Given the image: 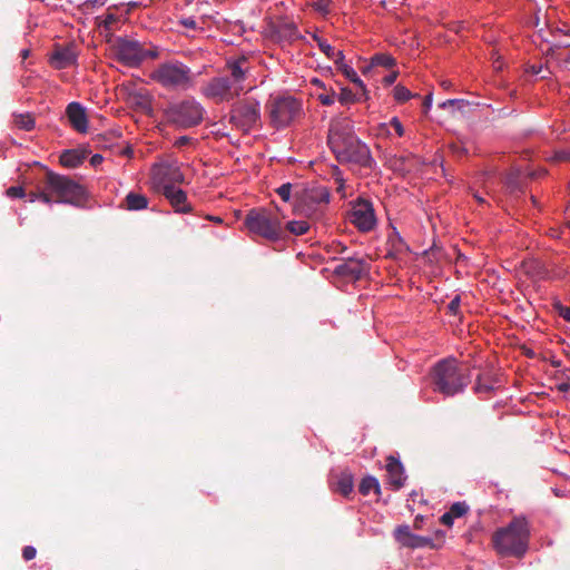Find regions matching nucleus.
<instances>
[{
	"label": "nucleus",
	"instance_id": "nucleus-1",
	"mask_svg": "<svg viewBox=\"0 0 570 570\" xmlns=\"http://www.w3.org/2000/svg\"><path fill=\"white\" fill-rule=\"evenodd\" d=\"M327 142L340 163H352L371 167L373 159L368 147L354 132L353 121L347 117L332 119Z\"/></svg>",
	"mask_w": 570,
	"mask_h": 570
},
{
	"label": "nucleus",
	"instance_id": "nucleus-2",
	"mask_svg": "<svg viewBox=\"0 0 570 570\" xmlns=\"http://www.w3.org/2000/svg\"><path fill=\"white\" fill-rule=\"evenodd\" d=\"M529 541L530 523L524 515L514 517L492 535L493 548L505 557L522 558L529 549Z\"/></svg>",
	"mask_w": 570,
	"mask_h": 570
},
{
	"label": "nucleus",
	"instance_id": "nucleus-3",
	"mask_svg": "<svg viewBox=\"0 0 570 570\" xmlns=\"http://www.w3.org/2000/svg\"><path fill=\"white\" fill-rule=\"evenodd\" d=\"M471 382L469 368L455 358H444L435 364L432 371L433 390L444 396L462 393Z\"/></svg>",
	"mask_w": 570,
	"mask_h": 570
},
{
	"label": "nucleus",
	"instance_id": "nucleus-4",
	"mask_svg": "<svg viewBox=\"0 0 570 570\" xmlns=\"http://www.w3.org/2000/svg\"><path fill=\"white\" fill-rule=\"evenodd\" d=\"M149 78L167 90L186 91L195 83L191 69L179 60H167L156 66Z\"/></svg>",
	"mask_w": 570,
	"mask_h": 570
},
{
	"label": "nucleus",
	"instance_id": "nucleus-5",
	"mask_svg": "<svg viewBox=\"0 0 570 570\" xmlns=\"http://www.w3.org/2000/svg\"><path fill=\"white\" fill-rule=\"evenodd\" d=\"M266 112L272 127L284 129L301 118L304 110L299 99L291 95H276L266 102Z\"/></svg>",
	"mask_w": 570,
	"mask_h": 570
},
{
	"label": "nucleus",
	"instance_id": "nucleus-6",
	"mask_svg": "<svg viewBox=\"0 0 570 570\" xmlns=\"http://www.w3.org/2000/svg\"><path fill=\"white\" fill-rule=\"evenodd\" d=\"M245 226L252 234L272 242L282 239L284 235L278 215L266 209L249 210L245 218Z\"/></svg>",
	"mask_w": 570,
	"mask_h": 570
},
{
	"label": "nucleus",
	"instance_id": "nucleus-7",
	"mask_svg": "<svg viewBox=\"0 0 570 570\" xmlns=\"http://www.w3.org/2000/svg\"><path fill=\"white\" fill-rule=\"evenodd\" d=\"M116 59L126 67H138L147 58H157V48L146 49L139 41L131 38H117L112 43Z\"/></svg>",
	"mask_w": 570,
	"mask_h": 570
},
{
	"label": "nucleus",
	"instance_id": "nucleus-8",
	"mask_svg": "<svg viewBox=\"0 0 570 570\" xmlns=\"http://www.w3.org/2000/svg\"><path fill=\"white\" fill-rule=\"evenodd\" d=\"M46 189L57 196V203L79 205L85 200L86 193L81 185L69 177L49 171L46 176Z\"/></svg>",
	"mask_w": 570,
	"mask_h": 570
},
{
	"label": "nucleus",
	"instance_id": "nucleus-9",
	"mask_svg": "<svg viewBox=\"0 0 570 570\" xmlns=\"http://www.w3.org/2000/svg\"><path fill=\"white\" fill-rule=\"evenodd\" d=\"M168 122L179 128H190L199 125L205 115L204 107L195 99H185L170 105L165 111Z\"/></svg>",
	"mask_w": 570,
	"mask_h": 570
},
{
	"label": "nucleus",
	"instance_id": "nucleus-10",
	"mask_svg": "<svg viewBox=\"0 0 570 570\" xmlns=\"http://www.w3.org/2000/svg\"><path fill=\"white\" fill-rule=\"evenodd\" d=\"M328 202L330 193L326 187L314 186L302 193L296 206L307 218L320 222L325 215Z\"/></svg>",
	"mask_w": 570,
	"mask_h": 570
},
{
	"label": "nucleus",
	"instance_id": "nucleus-11",
	"mask_svg": "<svg viewBox=\"0 0 570 570\" xmlns=\"http://www.w3.org/2000/svg\"><path fill=\"white\" fill-rule=\"evenodd\" d=\"M150 179L154 188L161 193L184 183V174L177 161H160L151 167Z\"/></svg>",
	"mask_w": 570,
	"mask_h": 570
},
{
	"label": "nucleus",
	"instance_id": "nucleus-12",
	"mask_svg": "<svg viewBox=\"0 0 570 570\" xmlns=\"http://www.w3.org/2000/svg\"><path fill=\"white\" fill-rule=\"evenodd\" d=\"M261 120V105L255 99H245L232 108L230 121L244 131H248Z\"/></svg>",
	"mask_w": 570,
	"mask_h": 570
},
{
	"label": "nucleus",
	"instance_id": "nucleus-13",
	"mask_svg": "<svg viewBox=\"0 0 570 570\" xmlns=\"http://www.w3.org/2000/svg\"><path fill=\"white\" fill-rule=\"evenodd\" d=\"M347 213L348 220L363 233L371 232L376 226V216L373 204L370 200L357 198L352 202Z\"/></svg>",
	"mask_w": 570,
	"mask_h": 570
},
{
	"label": "nucleus",
	"instance_id": "nucleus-14",
	"mask_svg": "<svg viewBox=\"0 0 570 570\" xmlns=\"http://www.w3.org/2000/svg\"><path fill=\"white\" fill-rule=\"evenodd\" d=\"M203 96L216 102L229 101L239 96L236 89L228 82V77H214L200 89Z\"/></svg>",
	"mask_w": 570,
	"mask_h": 570
},
{
	"label": "nucleus",
	"instance_id": "nucleus-15",
	"mask_svg": "<svg viewBox=\"0 0 570 570\" xmlns=\"http://www.w3.org/2000/svg\"><path fill=\"white\" fill-rule=\"evenodd\" d=\"M226 68L229 72V76H227L228 82L240 95L244 91V81L247 79L252 69L249 58L245 55L228 58L226 61Z\"/></svg>",
	"mask_w": 570,
	"mask_h": 570
},
{
	"label": "nucleus",
	"instance_id": "nucleus-16",
	"mask_svg": "<svg viewBox=\"0 0 570 570\" xmlns=\"http://www.w3.org/2000/svg\"><path fill=\"white\" fill-rule=\"evenodd\" d=\"M503 384L502 375L492 368L485 370L476 376L473 391L480 396L488 397Z\"/></svg>",
	"mask_w": 570,
	"mask_h": 570
},
{
	"label": "nucleus",
	"instance_id": "nucleus-17",
	"mask_svg": "<svg viewBox=\"0 0 570 570\" xmlns=\"http://www.w3.org/2000/svg\"><path fill=\"white\" fill-rule=\"evenodd\" d=\"M367 263L362 258H347L335 267V273L352 281H358L366 275Z\"/></svg>",
	"mask_w": 570,
	"mask_h": 570
},
{
	"label": "nucleus",
	"instance_id": "nucleus-18",
	"mask_svg": "<svg viewBox=\"0 0 570 570\" xmlns=\"http://www.w3.org/2000/svg\"><path fill=\"white\" fill-rule=\"evenodd\" d=\"M66 115L71 127L80 134L88 131V117L85 107L76 101L70 102L66 108Z\"/></svg>",
	"mask_w": 570,
	"mask_h": 570
},
{
	"label": "nucleus",
	"instance_id": "nucleus-19",
	"mask_svg": "<svg viewBox=\"0 0 570 570\" xmlns=\"http://www.w3.org/2000/svg\"><path fill=\"white\" fill-rule=\"evenodd\" d=\"M161 194L168 199L176 213H191L193 207L187 203V195L183 189L174 186L161 191Z\"/></svg>",
	"mask_w": 570,
	"mask_h": 570
},
{
	"label": "nucleus",
	"instance_id": "nucleus-20",
	"mask_svg": "<svg viewBox=\"0 0 570 570\" xmlns=\"http://www.w3.org/2000/svg\"><path fill=\"white\" fill-rule=\"evenodd\" d=\"M386 472L389 483L393 487L394 490H399L404 485L406 475L404 468L399 460L390 456L386 463Z\"/></svg>",
	"mask_w": 570,
	"mask_h": 570
},
{
	"label": "nucleus",
	"instance_id": "nucleus-21",
	"mask_svg": "<svg viewBox=\"0 0 570 570\" xmlns=\"http://www.w3.org/2000/svg\"><path fill=\"white\" fill-rule=\"evenodd\" d=\"M77 56L72 47L57 48L51 55L50 62L57 69H65L72 66Z\"/></svg>",
	"mask_w": 570,
	"mask_h": 570
},
{
	"label": "nucleus",
	"instance_id": "nucleus-22",
	"mask_svg": "<svg viewBox=\"0 0 570 570\" xmlns=\"http://www.w3.org/2000/svg\"><path fill=\"white\" fill-rule=\"evenodd\" d=\"M275 33L279 40L293 42L301 38L297 26L289 20H282L275 27Z\"/></svg>",
	"mask_w": 570,
	"mask_h": 570
},
{
	"label": "nucleus",
	"instance_id": "nucleus-23",
	"mask_svg": "<svg viewBox=\"0 0 570 570\" xmlns=\"http://www.w3.org/2000/svg\"><path fill=\"white\" fill-rule=\"evenodd\" d=\"M386 245L389 248V255L391 256H397L409 250V246L395 227H391L387 235Z\"/></svg>",
	"mask_w": 570,
	"mask_h": 570
},
{
	"label": "nucleus",
	"instance_id": "nucleus-24",
	"mask_svg": "<svg viewBox=\"0 0 570 570\" xmlns=\"http://www.w3.org/2000/svg\"><path fill=\"white\" fill-rule=\"evenodd\" d=\"M394 66H395V59L391 55L380 52V53H375L371 58L370 63L366 66H363L361 68V70H362V73L364 76H366L370 72H372V70L376 67H383L386 69H391Z\"/></svg>",
	"mask_w": 570,
	"mask_h": 570
},
{
	"label": "nucleus",
	"instance_id": "nucleus-25",
	"mask_svg": "<svg viewBox=\"0 0 570 570\" xmlns=\"http://www.w3.org/2000/svg\"><path fill=\"white\" fill-rule=\"evenodd\" d=\"M85 160V154L76 150L68 149L60 155V163L62 166L68 168H76L80 166Z\"/></svg>",
	"mask_w": 570,
	"mask_h": 570
},
{
	"label": "nucleus",
	"instance_id": "nucleus-26",
	"mask_svg": "<svg viewBox=\"0 0 570 570\" xmlns=\"http://www.w3.org/2000/svg\"><path fill=\"white\" fill-rule=\"evenodd\" d=\"M353 476L347 472H342L337 475L336 481L334 482V491L341 493L344 497H347L353 491Z\"/></svg>",
	"mask_w": 570,
	"mask_h": 570
},
{
	"label": "nucleus",
	"instance_id": "nucleus-27",
	"mask_svg": "<svg viewBox=\"0 0 570 570\" xmlns=\"http://www.w3.org/2000/svg\"><path fill=\"white\" fill-rule=\"evenodd\" d=\"M125 207L128 210H141L148 207V199L141 194L130 191L125 198Z\"/></svg>",
	"mask_w": 570,
	"mask_h": 570
},
{
	"label": "nucleus",
	"instance_id": "nucleus-28",
	"mask_svg": "<svg viewBox=\"0 0 570 570\" xmlns=\"http://www.w3.org/2000/svg\"><path fill=\"white\" fill-rule=\"evenodd\" d=\"M130 102L142 111L151 108V99L148 92L144 89L132 91L129 95Z\"/></svg>",
	"mask_w": 570,
	"mask_h": 570
},
{
	"label": "nucleus",
	"instance_id": "nucleus-29",
	"mask_svg": "<svg viewBox=\"0 0 570 570\" xmlns=\"http://www.w3.org/2000/svg\"><path fill=\"white\" fill-rule=\"evenodd\" d=\"M522 268L527 275H529L532 278H543L546 271L543 268V265L535 259H528L522 262Z\"/></svg>",
	"mask_w": 570,
	"mask_h": 570
},
{
	"label": "nucleus",
	"instance_id": "nucleus-30",
	"mask_svg": "<svg viewBox=\"0 0 570 570\" xmlns=\"http://www.w3.org/2000/svg\"><path fill=\"white\" fill-rule=\"evenodd\" d=\"M522 173L519 169L511 170L504 178V184L510 193L521 190Z\"/></svg>",
	"mask_w": 570,
	"mask_h": 570
},
{
	"label": "nucleus",
	"instance_id": "nucleus-31",
	"mask_svg": "<svg viewBox=\"0 0 570 570\" xmlns=\"http://www.w3.org/2000/svg\"><path fill=\"white\" fill-rule=\"evenodd\" d=\"M13 124L17 128L30 131L35 127V119L30 114H13Z\"/></svg>",
	"mask_w": 570,
	"mask_h": 570
},
{
	"label": "nucleus",
	"instance_id": "nucleus-32",
	"mask_svg": "<svg viewBox=\"0 0 570 570\" xmlns=\"http://www.w3.org/2000/svg\"><path fill=\"white\" fill-rule=\"evenodd\" d=\"M119 19L120 17L111 11H108L106 14L97 18L99 27L104 28L107 31L114 30Z\"/></svg>",
	"mask_w": 570,
	"mask_h": 570
},
{
	"label": "nucleus",
	"instance_id": "nucleus-33",
	"mask_svg": "<svg viewBox=\"0 0 570 570\" xmlns=\"http://www.w3.org/2000/svg\"><path fill=\"white\" fill-rule=\"evenodd\" d=\"M340 71L353 83H355L360 89L365 91V85L362 81V79L358 77L357 72L354 70L353 67L346 63H342V67H340Z\"/></svg>",
	"mask_w": 570,
	"mask_h": 570
},
{
	"label": "nucleus",
	"instance_id": "nucleus-34",
	"mask_svg": "<svg viewBox=\"0 0 570 570\" xmlns=\"http://www.w3.org/2000/svg\"><path fill=\"white\" fill-rule=\"evenodd\" d=\"M311 228V225L306 220H291L286 224V229L296 236L306 234Z\"/></svg>",
	"mask_w": 570,
	"mask_h": 570
},
{
	"label": "nucleus",
	"instance_id": "nucleus-35",
	"mask_svg": "<svg viewBox=\"0 0 570 570\" xmlns=\"http://www.w3.org/2000/svg\"><path fill=\"white\" fill-rule=\"evenodd\" d=\"M358 490L363 495H367L372 491L379 493L380 483L374 476H366L361 481Z\"/></svg>",
	"mask_w": 570,
	"mask_h": 570
},
{
	"label": "nucleus",
	"instance_id": "nucleus-36",
	"mask_svg": "<svg viewBox=\"0 0 570 570\" xmlns=\"http://www.w3.org/2000/svg\"><path fill=\"white\" fill-rule=\"evenodd\" d=\"M315 12L322 17H327L333 10L332 0H316L309 3Z\"/></svg>",
	"mask_w": 570,
	"mask_h": 570
},
{
	"label": "nucleus",
	"instance_id": "nucleus-37",
	"mask_svg": "<svg viewBox=\"0 0 570 570\" xmlns=\"http://www.w3.org/2000/svg\"><path fill=\"white\" fill-rule=\"evenodd\" d=\"M393 97L397 102H405L414 96L406 87L396 85L393 89Z\"/></svg>",
	"mask_w": 570,
	"mask_h": 570
},
{
	"label": "nucleus",
	"instance_id": "nucleus-38",
	"mask_svg": "<svg viewBox=\"0 0 570 570\" xmlns=\"http://www.w3.org/2000/svg\"><path fill=\"white\" fill-rule=\"evenodd\" d=\"M430 541L431 540L428 538L412 533L410 535L409 540L405 541L404 547L412 548V549L423 548V547L428 546L430 543Z\"/></svg>",
	"mask_w": 570,
	"mask_h": 570
},
{
	"label": "nucleus",
	"instance_id": "nucleus-39",
	"mask_svg": "<svg viewBox=\"0 0 570 570\" xmlns=\"http://www.w3.org/2000/svg\"><path fill=\"white\" fill-rule=\"evenodd\" d=\"M412 533L413 532H411V529L409 525H400L394 531L396 541L400 542L402 546L405 544V541L409 540V538Z\"/></svg>",
	"mask_w": 570,
	"mask_h": 570
},
{
	"label": "nucleus",
	"instance_id": "nucleus-40",
	"mask_svg": "<svg viewBox=\"0 0 570 570\" xmlns=\"http://www.w3.org/2000/svg\"><path fill=\"white\" fill-rule=\"evenodd\" d=\"M36 200H40L48 205L52 203L50 193H49V190L46 189V187L41 191L29 194V202H36Z\"/></svg>",
	"mask_w": 570,
	"mask_h": 570
},
{
	"label": "nucleus",
	"instance_id": "nucleus-41",
	"mask_svg": "<svg viewBox=\"0 0 570 570\" xmlns=\"http://www.w3.org/2000/svg\"><path fill=\"white\" fill-rule=\"evenodd\" d=\"M469 508L464 502L453 503L448 512L454 518H461L468 512Z\"/></svg>",
	"mask_w": 570,
	"mask_h": 570
},
{
	"label": "nucleus",
	"instance_id": "nucleus-42",
	"mask_svg": "<svg viewBox=\"0 0 570 570\" xmlns=\"http://www.w3.org/2000/svg\"><path fill=\"white\" fill-rule=\"evenodd\" d=\"M356 100L355 95L353 91L348 88H342L340 95H338V101L342 105H347L351 102H354Z\"/></svg>",
	"mask_w": 570,
	"mask_h": 570
},
{
	"label": "nucleus",
	"instance_id": "nucleus-43",
	"mask_svg": "<svg viewBox=\"0 0 570 570\" xmlns=\"http://www.w3.org/2000/svg\"><path fill=\"white\" fill-rule=\"evenodd\" d=\"M293 185L291 183L283 184L276 189L277 195L284 200L288 202L291 199Z\"/></svg>",
	"mask_w": 570,
	"mask_h": 570
},
{
	"label": "nucleus",
	"instance_id": "nucleus-44",
	"mask_svg": "<svg viewBox=\"0 0 570 570\" xmlns=\"http://www.w3.org/2000/svg\"><path fill=\"white\" fill-rule=\"evenodd\" d=\"M335 91L331 90L330 92L320 94L317 99L323 106H332L335 102Z\"/></svg>",
	"mask_w": 570,
	"mask_h": 570
},
{
	"label": "nucleus",
	"instance_id": "nucleus-45",
	"mask_svg": "<svg viewBox=\"0 0 570 570\" xmlns=\"http://www.w3.org/2000/svg\"><path fill=\"white\" fill-rule=\"evenodd\" d=\"M320 50L330 59L335 57V49L326 40H318Z\"/></svg>",
	"mask_w": 570,
	"mask_h": 570
},
{
	"label": "nucleus",
	"instance_id": "nucleus-46",
	"mask_svg": "<svg viewBox=\"0 0 570 570\" xmlns=\"http://www.w3.org/2000/svg\"><path fill=\"white\" fill-rule=\"evenodd\" d=\"M525 71L530 75H541V78L544 79L548 77L549 71L543 69L542 65H529Z\"/></svg>",
	"mask_w": 570,
	"mask_h": 570
},
{
	"label": "nucleus",
	"instance_id": "nucleus-47",
	"mask_svg": "<svg viewBox=\"0 0 570 570\" xmlns=\"http://www.w3.org/2000/svg\"><path fill=\"white\" fill-rule=\"evenodd\" d=\"M208 19L213 20V23L219 29V30H226L228 21L223 18L218 12H216L214 16H207Z\"/></svg>",
	"mask_w": 570,
	"mask_h": 570
},
{
	"label": "nucleus",
	"instance_id": "nucleus-48",
	"mask_svg": "<svg viewBox=\"0 0 570 570\" xmlns=\"http://www.w3.org/2000/svg\"><path fill=\"white\" fill-rule=\"evenodd\" d=\"M10 198H22L26 196L24 189L21 186H11L6 191Z\"/></svg>",
	"mask_w": 570,
	"mask_h": 570
},
{
	"label": "nucleus",
	"instance_id": "nucleus-49",
	"mask_svg": "<svg viewBox=\"0 0 570 570\" xmlns=\"http://www.w3.org/2000/svg\"><path fill=\"white\" fill-rule=\"evenodd\" d=\"M460 306H461V298L459 295H456L455 297H453L451 299V302L449 303L448 305V309L451 314L453 315H458L459 313V309H460Z\"/></svg>",
	"mask_w": 570,
	"mask_h": 570
},
{
	"label": "nucleus",
	"instance_id": "nucleus-50",
	"mask_svg": "<svg viewBox=\"0 0 570 570\" xmlns=\"http://www.w3.org/2000/svg\"><path fill=\"white\" fill-rule=\"evenodd\" d=\"M390 126L395 130L399 137L404 135V127L397 117H393L390 120Z\"/></svg>",
	"mask_w": 570,
	"mask_h": 570
},
{
	"label": "nucleus",
	"instance_id": "nucleus-51",
	"mask_svg": "<svg viewBox=\"0 0 570 570\" xmlns=\"http://www.w3.org/2000/svg\"><path fill=\"white\" fill-rule=\"evenodd\" d=\"M551 159L556 160V161H567V160H570V150H559V151H556Z\"/></svg>",
	"mask_w": 570,
	"mask_h": 570
},
{
	"label": "nucleus",
	"instance_id": "nucleus-52",
	"mask_svg": "<svg viewBox=\"0 0 570 570\" xmlns=\"http://www.w3.org/2000/svg\"><path fill=\"white\" fill-rule=\"evenodd\" d=\"M36 554L37 550L31 546H27L22 550V557L26 561L32 560L36 557Z\"/></svg>",
	"mask_w": 570,
	"mask_h": 570
},
{
	"label": "nucleus",
	"instance_id": "nucleus-53",
	"mask_svg": "<svg viewBox=\"0 0 570 570\" xmlns=\"http://www.w3.org/2000/svg\"><path fill=\"white\" fill-rule=\"evenodd\" d=\"M556 308L558 309L559 315L567 322H570V308L563 306L561 304H557Z\"/></svg>",
	"mask_w": 570,
	"mask_h": 570
},
{
	"label": "nucleus",
	"instance_id": "nucleus-54",
	"mask_svg": "<svg viewBox=\"0 0 570 570\" xmlns=\"http://www.w3.org/2000/svg\"><path fill=\"white\" fill-rule=\"evenodd\" d=\"M491 56L493 59V68L495 70H501L503 68V62L501 61V56L495 50L492 51Z\"/></svg>",
	"mask_w": 570,
	"mask_h": 570
},
{
	"label": "nucleus",
	"instance_id": "nucleus-55",
	"mask_svg": "<svg viewBox=\"0 0 570 570\" xmlns=\"http://www.w3.org/2000/svg\"><path fill=\"white\" fill-rule=\"evenodd\" d=\"M106 0H87L83 3L85 9L89 10L91 8L101 7L104 6Z\"/></svg>",
	"mask_w": 570,
	"mask_h": 570
},
{
	"label": "nucleus",
	"instance_id": "nucleus-56",
	"mask_svg": "<svg viewBox=\"0 0 570 570\" xmlns=\"http://www.w3.org/2000/svg\"><path fill=\"white\" fill-rule=\"evenodd\" d=\"M331 59L334 60V62L337 66L338 70H340V67H342V63H345L344 62L345 56H344L343 51H336L335 50V57L331 58Z\"/></svg>",
	"mask_w": 570,
	"mask_h": 570
},
{
	"label": "nucleus",
	"instance_id": "nucleus-57",
	"mask_svg": "<svg viewBox=\"0 0 570 570\" xmlns=\"http://www.w3.org/2000/svg\"><path fill=\"white\" fill-rule=\"evenodd\" d=\"M455 518L453 515H451L450 512H445L442 517H441V523L446 525V527H451L453 524V520Z\"/></svg>",
	"mask_w": 570,
	"mask_h": 570
},
{
	"label": "nucleus",
	"instance_id": "nucleus-58",
	"mask_svg": "<svg viewBox=\"0 0 570 570\" xmlns=\"http://www.w3.org/2000/svg\"><path fill=\"white\" fill-rule=\"evenodd\" d=\"M397 78V72L396 71H392L391 73L386 75L384 78H383V81L386 86H391L395 82Z\"/></svg>",
	"mask_w": 570,
	"mask_h": 570
},
{
	"label": "nucleus",
	"instance_id": "nucleus-59",
	"mask_svg": "<svg viewBox=\"0 0 570 570\" xmlns=\"http://www.w3.org/2000/svg\"><path fill=\"white\" fill-rule=\"evenodd\" d=\"M461 102H463V101L460 99H448V100L443 101L442 104H440V108L445 109L448 107H452V106L461 104Z\"/></svg>",
	"mask_w": 570,
	"mask_h": 570
},
{
	"label": "nucleus",
	"instance_id": "nucleus-60",
	"mask_svg": "<svg viewBox=\"0 0 570 570\" xmlns=\"http://www.w3.org/2000/svg\"><path fill=\"white\" fill-rule=\"evenodd\" d=\"M181 24L186 28L195 29L197 23L193 18H185L181 20Z\"/></svg>",
	"mask_w": 570,
	"mask_h": 570
},
{
	"label": "nucleus",
	"instance_id": "nucleus-61",
	"mask_svg": "<svg viewBox=\"0 0 570 570\" xmlns=\"http://www.w3.org/2000/svg\"><path fill=\"white\" fill-rule=\"evenodd\" d=\"M102 156L99 154H95L91 156L90 163L92 166H98L102 163Z\"/></svg>",
	"mask_w": 570,
	"mask_h": 570
},
{
	"label": "nucleus",
	"instance_id": "nucleus-62",
	"mask_svg": "<svg viewBox=\"0 0 570 570\" xmlns=\"http://www.w3.org/2000/svg\"><path fill=\"white\" fill-rule=\"evenodd\" d=\"M188 141H189V137H187V136H180V137H178V138L176 139V141H175V146L180 147V146L186 145Z\"/></svg>",
	"mask_w": 570,
	"mask_h": 570
},
{
	"label": "nucleus",
	"instance_id": "nucleus-63",
	"mask_svg": "<svg viewBox=\"0 0 570 570\" xmlns=\"http://www.w3.org/2000/svg\"><path fill=\"white\" fill-rule=\"evenodd\" d=\"M341 173L337 167H335V180L338 184L337 190L340 191L343 188V179L340 177Z\"/></svg>",
	"mask_w": 570,
	"mask_h": 570
},
{
	"label": "nucleus",
	"instance_id": "nucleus-64",
	"mask_svg": "<svg viewBox=\"0 0 570 570\" xmlns=\"http://www.w3.org/2000/svg\"><path fill=\"white\" fill-rule=\"evenodd\" d=\"M432 106V95H428L425 98H424V101H423V107L425 110H429Z\"/></svg>",
	"mask_w": 570,
	"mask_h": 570
}]
</instances>
